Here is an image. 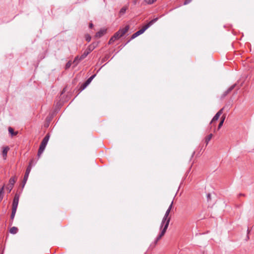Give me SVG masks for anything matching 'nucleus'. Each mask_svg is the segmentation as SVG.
Masks as SVG:
<instances>
[{"mask_svg":"<svg viewBox=\"0 0 254 254\" xmlns=\"http://www.w3.org/2000/svg\"><path fill=\"white\" fill-rule=\"evenodd\" d=\"M247 238L248 239H249V237L248 236H247Z\"/></svg>","mask_w":254,"mask_h":254,"instance_id":"nucleus-37","label":"nucleus"},{"mask_svg":"<svg viewBox=\"0 0 254 254\" xmlns=\"http://www.w3.org/2000/svg\"><path fill=\"white\" fill-rule=\"evenodd\" d=\"M191 1H192V0H186L184 2V4L185 5L188 4L189 3H190Z\"/></svg>","mask_w":254,"mask_h":254,"instance_id":"nucleus-29","label":"nucleus"},{"mask_svg":"<svg viewBox=\"0 0 254 254\" xmlns=\"http://www.w3.org/2000/svg\"><path fill=\"white\" fill-rule=\"evenodd\" d=\"M213 135L212 133L209 134L208 136H207L206 137H205V142L206 144V145L208 143L209 141L210 140V139H211Z\"/></svg>","mask_w":254,"mask_h":254,"instance_id":"nucleus-20","label":"nucleus"},{"mask_svg":"<svg viewBox=\"0 0 254 254\" xmlns=\"http://www.w3.org/2000/svg\"><path fill=\"white\" fill-rule=\"evenodd\" d=\"M129 41H130V40H128V41L127 42L126 44L128 43Z\"/></svg>","mask_w":254,"mask_h":254,"instance_id":"nucleus-38","label":"nucleus"},{"mask_svg":"<svg viewBox=\"0 0 254 254\" xmlns=\"http://www.w3.org/2000/svg\"><path fill=\"white\" fill-rule=\"evenodd\" d=\"M173 201H172L171 204L170 205L169 208H168V210L171 211V210L172 208V206H173Z\"/></svg>","mask_w":254,"mask_h":254,"instance_id":"nucleus-31","label":"nucleus"},{"mask_svg":"<svg viewBox=\"0 0 254 254\" xmlns=\"http://www.w3.org/2000/svg\"><path fill=\"white\" fill-rule=\"evenodd\" d=\"M240 195H243V194H242V193H240Z\"/></svg>","mask_w":254,"mask_h":254,"instance_id":"nucleus-39","label":"nucleus"},{"mask_svg":"<svg viewBox=\"0 0 254 254\" xmlns=\"http://www.w3.org/2000/svg\"><path fill=\"white\" fill-rule=\"evenodd\" d=\"M223 123H224L223 121H220V122L219 123V125H218V129L221 128V127L223 125Z\"/></svg>","mask_w":254,"mask_h":254,"instance_id":"nucleus-28","label":"nucleus"},{"mask_svg":"<svg viewBox=\"0 0 254 254\" xmlns=\"http://www.w3.org/2000/svg\"><path fill=\"white\" fill-rule=\"evenodd\" d=\"M96 76L95 74L91 76L84 83H83L79 87V90L80 92L83 90L90 83L92 80Z\"/></svg>","mask_w":254,"mask_h":254,"instance_id":"nucleus-6","label":"nucleus"},{"mask_svg":"<svg viewBox=\"0 0 254 254\" xmlns=\"http://www.w3.org/2000/svg\"><path fill=\"white\" fill-rule=\"evenodd\" d=\"M72 63L70 61L68 62L65 65V68L67 69L70 67Z\"/></svg>","mask_w":254,"mask_h":254,"instance_id":"nucleus-24","label":"nucleus"},{"mask_svg":"<svg viewBox=\"0 0 254 254\" xmlns=\"http://www.w3.org/2000/svg\"><path fill=\"white\" fill-rule=\"evenodd\" d=\"M223 108L221 109V110H220L214 116V117L213 118L211 123L213 122H214V121H217L219 117L220 116V115L222 114L223 113Z\"/></svg>","mask_w":254,"mask_h":254,"instance_id":"nucleus-9","label":"nucleus"},{"mask_svg":"<svg viewBox=\"0 0 254 254\" xmlns=\"http://www.w3.org/2000/svg\"><path fill=\"white\" fill-rule=\"evenodd\" d=\"M9 133L11 134V136H15L17 134V131H14L11 127H9L8 128Z\"/></svg>","mask_w":254,"mask_h":254,"instance_id":"nucleus-15","label":"nucleus"},{"mask_svg":"<svg viewBox=\"0 0 254 254\" xmlns=\"http://www.w3.org/2000/svg\"><path fill=\"white\" fill-rule=\"evenodd\" d=\"M16 210L17 209H12V212H11V214L10 215V221H11L10 224L11 225L12 224V222H13V219H14V218L15 217V213L16 212Z\"/></svg>","mask_w":254,"mask_h":254,"instance_id":"nucleus-14","label":"nucleus"},{"mask_svg":"<svg viewBox=\"0 0 254 254\" xmlns=\"http://www.w3.org/2000/svg\"><path fill=\"white\" fill-rule=\"evenodd\" d=\"M133 4H134V5H135V4H136V3H137V0H133Z\"/></svg>","mask_w":254,"mask_h":254,"instance_id":"nucleus-33","label":"nucleus"},{"mask_svg":"<svg viewBox=\"0 0 254 254\" xmlns=\"http://www.w3.org/2000/svg\"><path fill=\"white\" fill-rule=\"evenodd\" d=\"M236 84H233V85L231 86L226 91H225L222 97H224L226 96H227L232 90L234 89V88L235 87Z\"/></svg>","mask_w":254,"mask_h":254,"instance_id":"nucleus-10","label":"nucleus"},{"mask_svg":"<svg viewBox=\"0 0 254 254\" xmlns=\"http://www.w3.org/2000/svg\"><path fill=\"white\" fill-rule=\"evenodd\" d=\"M106 32V29H101L96 33L95 36L97 38H100L103 36Z\"/></svg>","mask_w":254,"mask_h":254,"instance_id":"nucleus-11","label":"nucleus"},{"mask_svg":"<svg viewBox=\"0 0 254 254\" xmlns=\"http://www.w3.org/2000/svg\"><path fill=\"white\" fill-rule=\"evenodd\" d=\"M114 38L116 39V40L119 39L120 38L122 37V35L118 31L115 33V34L113 36Z\"/></svg>","mask_w":254,"mask_h":254,"instance_id":"nucleus-21","label":"nucleus"},{"mask_svg":"<svg viewBox=\"0 0 254 254\" xmlns=\"http://www.w3.org/2000/svg\"><path fill=\"white\" fill-rule=\"evenodd\" d=\"M98 45V43L94 42L90 44L87 49L84 51L83 54L81 56V59H85L87 56Z\"/></svg>","mask_w":254,"mask_h":254,"instance_id":"nucleus-5","label":"nucleus"},{"mask_svg":"<svg viewBox=\"0 0 254 254\" xmlns=\"http://www.w3.org/2000/svg\"><path fill=\"white\" fill-rule=\"evenodd\" d=\"M170 212V210L167 209L165 215L162 219L161 226H160V229L161 230V233L156 238V240H155L154 243L155 245H156L158 241L161 239V238L165 235L166 230L168 227L169 222L170 221V217H169L168 216L169 215V213Z\"/></svg>","mask_w":254,"mask_h":254,"instance_id":"nucleus-1","label":"nucleus"},{"mask_svg":"<svg viewBox=\"0 0 254 254\" xmlns=\"http://www.w3.org/2000/svg\"><path fill=\"white\" fill-rule=\"evenodd\" d=\"M9 149V148L8 147H5L3 149L2 154L3 157L4 159H6V157L7 156V152H8Z\"/></svg>","mask_w":254,"mask_h":254,"instance_id":"nucleus-16","label":"nucleus"},{"mask_svg":"<svg viewBox=\"0 0 254 254\" xmlns=\"http://www.w3.org/2000/svg\"><path fill=\"white\" fill-rule=\"evenodd\" d=\"M85 39H86V40L87 42H90V41L91 38V37L90 36V35H86L85 36Z\"/></svg>","mask_w":254,"mask_h":254,"instance_id":"nucleus-26","label":"nucleus"},{"mask_svg":"<svg viewBox=\"0 0 254 254\" xmlns=\"http://www.w3.org/2000/svg\"><path fill=\"white\" fill-rule=\"evenodd\" d=\"M4 186H3L0 189V202L3 199V193H4Z\"/></svg>","mask_w":254,"mask_h":254,"instance_id":"nucleus-18","label":"nucleus"},{"mask_svg":"<svg viewBox=\"0 0 254 254\" xmlns=\"http://www.w3.org/2000/svg\"><path fill=\"white\" fill-rule=\"evenodd\" d=\"M13 186H11L10 185H9L7 187L6 189L8 190V192H10L12 189Z\"/></svg>","mask_w":254,"mask_h":254,"instance_id":"nucleus-25","label":"nucleus"},{"mask_svg":"<svg viewBox=\"0 0 254 254\" xmlns=\"http://www.w3.org/2000/svg\"><path fill=\"white\" fill-rule=\"evenodd\" d=\"M247 233H248V234H249V233H250V230H249V229H248V230H247Z\"/></svg>","mask_w":254,"mask_h":254,"instance_id":"nucleus-35","label":"nucleus"},{"mask_svg":"<svg viewBox=\"0 0 254 254\" xmlns=\"http://www.w3.org/2000/svg\"><path fill=\"white\" fill-rule=\"evenodd\" d=\"M83 59H81V56H76L72 62L73 64H74V66H76Z\"/></svg>","mask_w":254,"mask_h":254,"instance_id":"nucleus-12","label":"nucleus"},{"mask_svg":"<svg viewBox=\"0 0 254 254\" xmlns=\"http://www.w3.org/2000/svg\"><path fill=\"white\" fill-rule=\"evenodd\" d=\"M49 138H50V134H49V133H48L43 139V140L41 143V144L40 145L39 148L38 149V154H37V155L39 157H40L41 155L44 152V151L46 147V145L48 142Z\"/></svg>","mask_w":254,"mask_h":254,"instance_id":"nucleus-2","label":"nucleus"},{"mask_svg":"<svg viewBox=\"0 0 254 254\" xmlns=\"http://www.w3.org/2000/svg\"><path fill=\"white\" fill-rule=\"evenodd\" d=\"M20 197V194L18 193H16L14 195L12 204V209H17L18 202H19V199Z\"/></svg>","mask_w":254,"mask_h":254,"instance_id":"nucleus-7","label":"nucleus"},{"mask_svg":"<svg viewBox=\"0 0 254 254\" xmlns=\"http://www.w3.org/2000/svg\"><path fill=\"white\" fill-rule=\"evenodd\" d=\"M207 200L208 202L211 200V194L209 193L207 194Z\"/></svg>","mask_w":254,"mask_h":254,"instance_id":"nucleus-27","label":"nucleus"},{"mask_svg":"<svg viewBox=\"0 0 254 254\" xmlns=\"http://www.w3.org/2000/svg\"><path fill=\"white\" fill-rule=\"evenodd\" d=\"M116 40V39L114 38L113 36L111 38L109 41V44H113L115 41Z\"/></svg>","mask_w":254,"mask_h":254,"instance_id":"nucleus-22","label":"nucleus"},{"mask_svg":"<svg viewBox=\"0 0 254 254\" xmlns=\"http://www.w3.org/2000/svg\"><path fill=\"white\" fill-rule=\"evenodd\" d=\"M128 6H125L123 7H122L121 10L119 11V16H121L123 14H124L126 11V10L127 9Z\"/></svg>","mask_w":254,"mask_h":254,"instance_id":"nucleus-13","label":"nucleus"},{"mask_svg":"<svg viewBox=\"0 0 254 254\" xmlns=\"http://www.w3.org/2000/svg\"><path fill=\"white\" fill-rule=\"evenodd\" d=\"M64 89L63 90V91H62V94L64 93Z\"/></svg>","mask_w":254,"mask_h":254,"instance_id":"nucleus-36","label":"nucleus"},{"mask_svg":"<svg viewBox=\"0 0 254 254\" xmlns=\"http://www.w3.org/2000/svg\"><path fill=\"white\" fill-rule=\"evenodd\" d=\"M225 117L223 115L221 118V121H223V122L225 120Z\"/></svg>","mask_w":254,"mask_h":254,"instance_id":"nucleus-32","label":"nucleus"},{"mask_svg":"<svg viewBox=\"0 0 254 254\" xmlns=\"http://www.w3.org/2000/svg\"><path fill=\"white\" fill-rule=\"evenodd\" d=\"M137 37V35H135V33H134V34H133L131 35L130 40H132V39H134L135 38H136Z\"/></svg>","mask_w":254,"mask_h":254,"instance_id":"nucleus-30","label":"nucleus"},{"mask_svg":"<svg viewBox=\"0 0 254 254\" xmlns=\"http://www.w3.org/2000/svg\"><path fill=\"white\" fill-rule=\"evenodd\" d=\"M16 180V177H11L9 181V185L11 186H14V184Z\"/></svg>","mask_w":254,"mask_h":254,"instance_id":"nucleus-19","label":"nucleus"},{"mask_svg":"<svg viewBox=\"0 0 254 254\" xmlns=\"http://www.w3.org/2000/svg\"><path fill=\"white\" fill-rule=\"evenodd\" d=\"M93 26V24H92V23H90V24H89V27H90V28H91Z\"/></svg>","mask_w":254,"mask_h":254,"instance_id":"nucleus-34","label":"nucleus"},{"mask_svg":"<svg viewBox=\"0 0 254 254\" xmlns=\"http://www.w3.org/2000/svg\"><path fill=\"white\" fill-rule=\"evenodd\" d=\"M129 25H127L124 28L120 29L118 32H120L122 36H123L129 30Z\"/></svg>","mask_w":254,"mask_h":254,"instance_id":"nucleus-8","label":"nucleus"},{"mask_svg":"<svg viewBox=\"0 0 254 254\" xmlns=\"http://www.w3.org/2000/svg\"><path fill=\"white\" fill-rule=\"evenodd\" d=\"M158 19L159 18L158 17H156L150 21L147 24L143 26L141 29L136 32L135 33V35L138 36L139 35L143 33L146 30H147L149 27H150L152 24L156 22L158 20Z\"/></svg>","mask_w":254,"mask_h":254,"instance_id":"nucleus-3","label":"nucleus"},{"mask_svg":"<svg viewBox=\"0 0 254 254\" xmlns=\"http://www.w3.org/2000/svg\"><path fill=\"white\" fill-rule=\"evenodd\" d=\"M33 161H34V160L33 159L31 160L28 166L27 167V168L26 169V172L25 173L24 178H23V180L22 181V188H23L24 187L26 183V182L28 180V176H29V173L31 171L32 165Z\"/></svg>","mask_w":254,"mask_h":254,"instance_id":"nucleus-4","label":"nucleus"},{"mask_svg":"<svg viewBox=\"0 0 254 254\" xmlns=\"http://www.w3.org/2000/svg\"><path fill=\"white\" fill-rule=\"evenodd\" d=\"M155 0H144V1L149 4H152Z\"/></svg>","mask_w":254,"mask_h":254,"instance_id":"nucleus-23","label":"nucleus"},{"mask_svg":"<svg viewBox=\"0 0 254 254\" xmlns=\"http://www.w3.org/2000/svg\"><path fill=\"white\" fill-rule=\"evenodd\" d=\"M18 232V228L16 227H12L9 230V232L12 234H15Z\"/></svg>","mask_w":254,"mask_h":254,"instance_id":"nucleus-17","label":"nucleus"}]
</instances>
